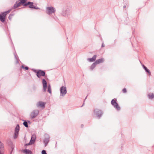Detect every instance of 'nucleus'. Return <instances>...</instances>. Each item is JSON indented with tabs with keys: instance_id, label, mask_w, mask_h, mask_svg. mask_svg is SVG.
<instances>
[{
	"instance_id": "obj_27",
	"label": "nucleus",
	"mask_w": 154,
	"mask_h": 154,
	"mask_svg": "<svg viewBox=\"0 0 154 154\" xmlns=\"http://www.w3.org/2000/svg\"><path fill=\"white\" fill-rule=\"evenodd\" d=\"M11 11V9L8 10V11L4 12H2L3 13V14H5V15L6 16V15L8 13H10Z\"/></svg>"
},
{
	"instance_id": "obj_21",
	"label": "nucleus",
	"mask_w": 154,
	"mask_h": 154,
	"mask_svg": "<svg viewBox=\"0 0 154 154\" xmlns=\"http://www.w3.org/2000/svg\"><path fill=\"white\" fill-rule=\"evenodd\" d=\"M148 98L150 99H152L154 98V94L152 93H149L148 95Z\"/></svg>"
},
{
	"instance_id": "obj_19",
	"label": "nucleus",
	"mask_w": 154,
	"mask_h": 154,
	"mask_svg": "<svg viewBox=\"0 0 154 154\" xmlns=\"http://www.w3.org/2000/svg\"><path fill=\"white\" fill-rule=\"evenodd\" d=\"M104 61V59L103 58H101L95 61V63L97 64L100 63H103Z\"/></svg>"
},
{
	"instance_id": "obj_6",
	"label": "nucleus",
	"mask_w": 154,
	"mask_h": 154,
	"mask_svg": "<svg viewBox=\"0 0 154 154\" xmlns=\"http://www.w3.org/2000/svg\"><path fill=\"white\" fill-rule=\"evenodd\" d=\"M50 137L49 135L47 134H45L44 135V139L43 140V143L45 144V146L46 147L47 146L50 141Z\"/></svg>"
},
{
	"instance_id": "obj_38",
	"label": "nucleus",
	"mask_w": 154,
	"mask_h": 154,
	"mask_svg": "<svg viewBox=\"0 0 154 154\" xmlns=\"http://www.w3.org/2000/svg\"><path fill=\"white\" fill-rule=\"evenodd\" d=\"M84 103H83V105L82 106H81V107H82V106H83V105H84Z\"/></svg>"
},
{
	"instance_id": "obj_30",
	"label": "nucleus",
	"mask_w": 154,
	"mask_h": 154,
	"mask_svg": "<svg viewBox=\"0 0 154 154\" xmlns=\"http://www.w3.org/2000/svg\"><path fill=\"white\" fill-rule=\"evenodd\" d=\"M122 91L124 93H126L127 92L126 89L125 88H124Z\"/></svg>"
},
{
	"instance_id": "obj_12",
	"label": "nucleus",
	"mask_w": 154,
	"mask_h": 154,
	"mask_svg": "<svg viewBox=\"0 0 154 154\" xmlns=\"http://www.w3.org/2000/svg\"><path fill=\"white\" fill-rule=\"evenodd\" d=\"M5 17L6 15L5 14H3V13H2V14H0V21L2 22H4L5 20Z\"/></svg>"
},
{
	"instance_id": "obj_17",
	"label": "nucleus",
	"mask_w": 154,
	"mask_h": 154,
	"mask_svg": "<svg viewBox=\"0 0 154 154\" xmlns=\"http://www.w3.org/2000/svg\"><path fill=\"white\" fill-rule=\"evenodd\" d=\"M23 151L24 153L26 154H32V151L28 149H25L23 150Z\"/></svg>"
},
{
	"instance_id": "obj_22",
	"label": "nucleus",
	"mask_w": 154,
	"mask_h": 154,
	"mask_svg": "<svg viewBox=\"0 0 154 154\" xmlns=\"http://www.w3.org/2000/svg\"><path fill=\"white\" fill-rule=\"evenodd\" d=\"M24 121V122H23V125L26 128L28 127V122H30V121H24V120H23Z\"/></svg>"
},
{
	"instance_id": "obj_3",
	"label": "nucleus",
	"mask_w": 154,
	"mask_h": 154,
	"mask_svg": "<svg viewBox=\"0 0 154 154\" xmlns=\"http://www.w3.org/2000/svg\"><path fill=\"white\" fill-rule=\"evenodd\" d=\"M94 114L98 119H99L102 116L103 114V112L100 109H96L94 110Z\"/></svg>"
},
{
	"instance_id": "obj_35",
	"label": "nucleus",
	"mask_w": 154,
	"mask_h": 154,
	"mask_svg": "<svg viewBox=\"0 0 154 154\" xmlns=\"http://www.w3.org/2000/svg\"><path fill=\"white\" fill-rule=\"evenodd\" d=\"M126 5H124V6H123V8H126Z\"/></svg>"
},
{
	"instance_id": "obj_34",
	"label": "nucleus",
	"mask_w": 154,
	"mask_h": 154,
	"mask_svg": "<svg viewBox=\"0 0 154 154\" xmlns=\"http://www.w3.org/2000/svg\"><path fill=\"white\" fill-rule=\"evenodd\" d=\"M19 60H16V63H19Z\"/></svg>"
},
{
	"instance_id": "obj_15",
	"label": "nucleus",
	"mask_w": 154,
	"mask_h": 154,
	"mask_svg": "<svg viewBox=\"0 0 154 154\" xmlns=\"http://www.w3.org/2000/svg\"><path fill=\"white\" fill-rule=\"evenodd\" d=\"M97 57L96 55H94L91 58H88L87 60L90 62H93L95 60Z\"/></svg>"
},
{
	"instance_id": "obj_2",
	"label": "nucleus",
	"mask_w": 154,
	"mask_h": 154,
	"mask_svg": "<svg viewBox=\"0 0 154 154\" xmlns=\"http://www.w3.org/2000/svg\"><path fill=\"white\" fill-rule=\"evenodd\" d=\"M117 100L116 98L112 99L111 103L114 107L117 110L119 111L121 109V108L117 102Z\"/></svg>"
},
{
	"instance_id": "obj_25",
	"label": "nucleus",
	"mask_w": 154,
	"mask_h": 154,
	"mask_svg": "<svg viewBox=\"0 0 154 154\" xmlns=\"http://www.w3.org/2000/svg\"><path fill=\"white\" fill-rule=\"evenodd\" d=\"M48 91L50 94L51 93V87L50 84H49L48 86Z\"/></svg>"
},
{
	"instance_id": "obj_29",
	"label": "nucleus",
	"mask_w": 154,
	"mask_h": 154,
	"mask_svg": "<svg viewBox=\"0 0 154 154\" xmlns=\"http://www.w3.org/2000/svg\"><path fill=\"white\" fill-rule=\"evenodd\" d=\"M42 154H47L46 151L45 150H43L42 151Z\"/></svg>"
},
{
	"instance_id": "obj_14",
	"label": "nucleus",
	"mask_w": 154,
	"mask_h": 154,
	"mask_svg": "<svg viewBox=\"0 0 154 154\" xmlns=\"http://www.w3.org/2000/svg\"><path fill=\"white\" fill-rule=\"evenodd\" d=\"M4 148L3 144L0 142V154H3L4 151Z\"/></svg>"
},
{
	"instance_id": "obj_10",
	"label": "nucleus",
	"mask_w": 154,
	"mask_h": 154,
	"mask_svg": "<svg viewBox=\"0 0 154 154\" xmlns=\"http://www.w3.org/2000/svg\"><path fill=\"white\" fill-rule=\"evenodd\" d=\"M45 103L41 101H38L36 104V106L37 107H40L44 109L45 107Z\"/></svg>"
},
{
	"instance_id": "obj_9",
	"label": "nucleus",
	"mask_w": 154,
	"mask_h": 154,
	"mask_svg": "<svg viewBox=\"0 0 154 154\" xmlns=\"http://www.w3.org/2000/svg\"><path fill=\"white\" fill-rule=\"evenodd\" d=\"M20 130V126L19 124H17L15 128V132L14 134V138L16 139L18 135L19 131Z\"/></svg>"
},
{
	"instance_id": "obj_11",
	"label": "nucleus",
	"mask_w": 154,
	"mask_h": 154,
	"mask_svg": "<svg viewBox=\"0 0 154 154\" xmlns=\"http://www.w3.org/2000/svg\"><path fill=\"white\" fill-rule=\"evenodd\" d=\"M42 83L43 86V90L44 92H45L47 90V82L45 79H43Z\"/></svg>"
},
{
	"instance_id": "obj_36",
	"label": "nucleus",
	"mask_w": 154,
	"mask_h": 154,
	"mask_svg": "<svg viewBox=\"0 0 154 154\" xmlns=\"http://www.w3.org/2000/svg\"><path fill=\"white\" fill-rule=\"evenodd\" d=\"M10 15H11V16L12 17L14 15V14H10Z\"/></svg>"
},
{
	"instance_id": "obj_37",
	"label": "nucleus",
	"mask_w": 154,
	"mask_h": 154,
	"mask_svg": "<svg viewBox=\"0 0 154 154\" xmlns=\"http://www.w3.org/2000/svg\"><path fill=\"white\" fill-rule=\"evenodd\" d=\"M87 96L85 98V100H84V101H85V100L87 98Z\"/></svg>"
},
{
	"instance_id": "obj_13",
	"label": "nucleus",
	"mask_w": 154,
	"mask_h": 154,
	"mask_svg": "<svg viewBox=\"0 0 154 154\" xmlns=\"http://www.w3.org/2000/svg\"><path fill=\"white\" fill-rule=\"evenodd\" d=\"M36 138V135L33 134L32 135L31 140H30V143H32L33 144L35 141V140Z\"/></svg>"
},
{
	"instance_id": "obj_16",
	"label": "nucleus",
	"mask_w": 154,
	"mask_h": 154,
	"mask_svg": "<svg viewBox=\"0 0 154 154\" xmlns=\"http://www.w3.org/2000/svg\"><path fill=\"white\" fill-rule=\"evenodd\" d=\"M61 14L63 16H68L69 14L67 10H64L62 11Z\"/></svg>"
},
{
	"instance_id": "obj_33",
	"label": "nucleus",
	"mask_w": 154,
	"mask_h": 154,
	"mask_svg": "<svg viewBox=\"0 0 154 154\" xmlns=\"http://www.w3.org/2000/svg\"><path fill=\"white\" fill-rule=\"evenodd\" d=\"M105 45L103 43H102V44L101 47H105Z\"/></svg>"
},
{
	"instance_id": "obj_18",
	"label": "nucleus",
	"mask_w": 154,
	"mask_h": 154,
	"mask_svg": "<svg viewBox=\"0 0 154 154\" xmlns=\"http://www.w3.org/2000/svg\"><path fill=\"white\" fill-rule=\"evenodd\" d=\"M21 5L20 2L17 3V2L13 7L12 8L14 9H16L20 7Z\"/></svg>"
},
{
	"instance_id": "obj_4",
	"label": "nucleus",
	"mask_w": 154,
	"mask_h": 154,
	"mask_svg": "<svg viewBox=\"0 0 154 154\" xmlns=\"http://www.w3.org/2000/svg\"><path fill=\"white\" fill-rule=\"evenodd\" d=\"M46 10V13L49 15L54 13L56 11L55 9L52 6L47 7Z\"/></svg>"
},
{
	"instance_id": "obj_23",
	"label": "nucleus",
	"mask_w": 154,
	"mask_h": 154,
	"mask_svg": "<svg viewBox=\"0 0 154 154\" xmlns=\"http://www.w3.org/2000/svg\"><path fill=\"white\" fill-rule=\"evenodd\" d=\"M97 64L95 63V62H94L91 66L90 69L91 70H93L95 67L96 65Z\"/></svg>"
},
{
	"instance_id": "obj_24",
	"label": "nucleus",
	"mask_w": 154,
	"mask_h": 154,
	"mask_svg": "<svg viewBox=\"0 0 154 154\" xmlns=\"http://www.w3.org/2000/svg\"><path fill=\"white\" fill-rule=\"evenodd\" d=\"M27 0H19V1H20V3L21 4V5H23L24 6V4L27 3V2H26Z\"/></svg>"
},
{
	"instance_id": "obj_8",
	"label": "nucleus",
	"mask_w": 154,
	"mask_h": 154,
	"mask_svg": "<svg viewBox=\"0 0 154 154\" xmlns=\"http://www.w3.org/2000/svg\"><path fill=\"white\" fill-rule=\"evenodd\" d=\"M39 112V111L37 109L33 110L30 114V117L32 119L35 118L37 116Z\"/></svg>"
},
{
	"instance_id": "obj_26",
	"label": "nucleus",
	"mask_w": 154,
	"mask_h": 154,
	"mask_svg": "<svg viewBox=\"0 0 154 154\" xmlns=\"http://www.w3.org/2000/svg\"><path fill=\"white\" fill-rule=\"evenodd\" d=\"M14 55L15 57V58L16 59V60H17L19 59L18 57L17 56V55L15 51L14 53Z\"/></svg>"
},
{
	"instance_id": "obj_20",
	"label": "nucleus",
	"mask_w": 154,
	"mask_h": 154,
	"mask_svg": "<svg viewBox=\"0 0 154 154\" xmlns=\"http://www.w3.org/2000/svg\"><path fill=\"white\" fill-rule=\"evenodd\" d=\"M143 67L145 70V71L147 72L149 75H151V72L144 65H143Z\"/></svg>"
},
{
	"instance_id": "obj_32",
	"label": "nucleus",
	"mask_w": 154,
	"mask_h": 154,
	"mask_svg": "<svg viewBox=\"0 0 154 154\" xmlns=\"http://www.w3.org/2000/svg\"><path fill=\"white\" fill-rule=\"evenodd\" d=\"M12 16H11V15H9V17H8V18L10 19V20H11L12 18Z\"/></svg>"
},
{
	"instance_id": "obj_28",
	"label": "nucleus",
	"mask_w": 154,
	"mask_h": 154,
	"mask_svg": "<svg viewBox=\"0 0 154 154\" xmlns=\"http://www.w3.org/2000/svg\"><path fill=\"white\" fill-rule=\"evenodd\" d=\"M21 67L22 69H25L26 70H28L29 69V67L28 66H26L24 67L23 65H22Z\"/></svg>"
},
{
	"instance_id": "obj_1",
	"label": "nucleus",
	"mask_w": 154,
	"mask_h": 154,
	"mask_svg": "<svg viewBox=\"0 0 154 154\" xmlns=\"http://www.w3.org/2000/svg\"><path fill=\"white\" fill-rule=\"evenodd\" d=\"M33 71L36 73V75L38 78H40L41 76H44L45 75V71L41 69H39L37 71L35 69H33Z\"/></svg>"
},
{
	"instance_id": "obj_7",
	"label": "nucleus",
	"mask_w": 154,
	"mask_h": 154,
	"mask_svg": "<svg viewBox=\"0 0 154 154\" xmlns=\"http://www.w3.org/2000/svg\"><path fill=\"white\" fill-rule=\"evenodd\" d=\"M60 95L64 96L67 93L66 88V87L62 86L60 88Z\"/></svg>"
},
{
	"instance_id": "obj_5",
	"label": "nucleus",
	"mask_w": 154,
	"mask_h": 154,
	"mask_svg": "<svg viewBox=\"0 0 154 154\" xmlns=\"http://www.w3.org/2000/svg\"><path fill=\"white\" fill-rule=\"evenodd\" d=\"M33 3L32 2H28L27 3L24 4V6L26 7L28 5V8H34L35 9H40V8L38 7H36L33 5Z\"/></svg>"
},
{
	"instance_id": "obj_31",
	"label": "nucleus",
	"mask_w": 154,
	"mask_h": 154,
	"mask_svg": "<svg viewBox=\"0 0 154 154\" xmlns=\"http://www.w3.org/2000/svg\"><path fill=\"white\" fill-rule=\"evenodd\" d=\"M30 143V141L29 142V143L26 144L25 145V146H28L29 145H32L33 144L32 143Z\"/></svg>"
}]
</instances>
